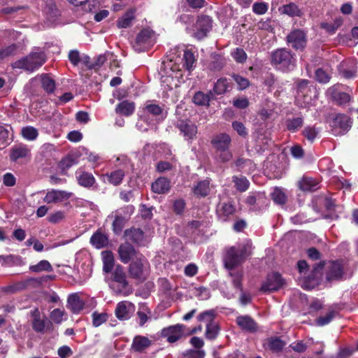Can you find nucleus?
<instances>
[{
  "mask_svg": "<svg viewBox=\"0 0 358 358\" xmlns=\"http://www.w3.org/2000/svg\"><path fill=\"white\" fill-rule=\"evenodd\" d=\"M296 57L290 50L279 48L271 54V64L282 71H292L296 66Z\"/></svg>",
  "mask_w": 358,
  "mask_h": 358,
  "instance_id": "f257e3e1",
  "label": "nucleus"
},
{
  "mask_svg": "<svg viewBox=\"0 0 358 358\" xmlns=\"http://www.w3.org/2000/svg\"><path fill=\"white\" fill-rule=\"evenodd\" d=\"M45 61L46 56L44 52L37 50V51H32L26 57L13 62L12 67L33 72L41 67Z\"/></svg>",
  "mask_w": 358,
  "mask_h": 358,
  "instance_id": "f03ea898",
  "label": "nucleus"
},
{
  "mask_svg": "<svg viewBox=\"0 0 358 358\" xmlns=\"http://www.w3.org/2000/svg\"><path fill=\"white\" fill-rule=\"evenodd\" d=\"M247 256V248L245 246L237 248L232 246L226 250L223 257L224 267L231 271L235 267L241 265Z\"/></svg>",
  "mask_w": 358,
  "mask_h": 358,
  "instance_id": "7ed1b4c3",
  "label": "nucleus"
},
{
  "mask_svg": "<svg viewBox=\"0 0 358 358\" xmlns=\"http://www.w3.org/2000/svg\"><path fill=\"white\" fill-rule=\"evenodd\" d=\"M110 287L117 294H127L129 292V282L124 268L117 265L112 273V282Z\"/></svg>",
  "mask_w": 358,
  "mask_h": 358,
  "instance_id": "20e7f679",
  "label": "nucleus"
},
{
  "mask_svg": "<svg viewBox=\"0 0 358 358\" xmlns=\"http://www.w3.org/2000/svg\"><path fill=\"white\" fill-rule=\"evenodd\" d=\"M148 262L145 257L143 255L138 256V258L131 261L129 266L128 271L130 277L141 282L144 281L148 274Z\"/></svg>",
  "mask_w": 358,
  "mask_h": 358,
  "instance_id": "39448f33",
  "label": "nucleus"
},
{
  "mask_svg": "<svg viewBox=\"0 0 358 358\" xmlns=\"http://www.w3.org/2000/svg\"><path fill=\"white\" fill-rule=\"evenodd\" d=\"M31 157V148L24 143L15 144L9 150V159L11 162L22 163L30 160Z\"/></svg>",
  "mask_w": 358,
  "mask_h": 358,
  "instance_id": "423d86ee",
  "label": "nucleus"
},
{
  "mask_svg": "<svg viewBox=\"0 0 358 358\" xmlns=\"http://www.w3.org/2000/svg\"><path fill=\"white\" fill-rule=\"evenodd\" d=\"M153 43V32L148 29H143L136 36L133 48L136 52H143L150 48Z\"/></svg>",
  "mask_w": 358,
  "mask_h": 358,
  "instance_id": "0eeeda50",
  "label": "nucleus"
},
{
  "mask_svg": "<svg viewBox=\"0 0 358 358\" xmlns=\"http://www.w3.org/2000/svg\"><path fill=\"white\" fill-rule=\"evenodd\" d=\"M198 320L206 323V336L208 339H215L219 333V326L214 322V313L213 310L203 312L199 315Z\"/></svg>",
  "mask_w": 358,
  "mask_h": 358,
  "instance_id": "6e6552de",
  "label": "nucleus"
},
{
  "mask_svg": "<svg viewBox=\"0 0 358 358\" xmlns=\"http://www.w3.org/2000/svg\"><path fill=\"white\" fill-rule=\"evenodd\" d=\"M213 27V20L208 15L198 17L194 26L193 36L198 40L204 38Z\"/></svg>",
  "mask_w": 358,
  "mask_h": 358,
  "instance_id": "1a4fd4ad",
  "label": "nucleus"
},
{
  "mask_svg": "<svg viewBox=\"0 0 358 358\" xmlns=\"http://www.w3.org/2000/svg\"><path fill=\"white\" fill-rule=\"evenodd\" d=\"M185 326L177 324L164 328L161 336L166 338L169 343H174L185 336Z\"/></svg>",
  "mask_w": 358,
  "mask_h": 358,
  "instance_id": "9d476101",
  "label": "nucleus"
},
{
  "mask_svg": "<svg viewBox=\"0 0 358 358\" xmlns=\"http://www.w3.org/2000/svg\"><path fill=\"white\" fill-rule=\"evenodd\" d=\"M186 141H192L197 134V127L189 120H178L175 124Z\"/></svg>",
  "mask_w": 358,
  "mask_h": 358,
  "instance_id": "9b49d317",
  "label": "nucleus"
},
{
  "mask_svg": "<svg viewBox=\"0 0 358 358\" xmlns=\"http://www.w3.org/2000/svg\"><path fill=\"white\" fill-rule=\"evenodd\" d=\"M285 283L283 278L278 273L268 274L266 280L262 283L260 291L266 293L277 291Z\"/></svg>",
  "mask_w": 358,
  "mask_h": 358,
  "instance_id": "f8f14e48",
  "label": "nucleus"
},
{
  "mask_svg": "<svg viewBox=\"0 0 358 358\" xmlns=\"http://www.w3.org/2000/svg\"><path fill=\"white\" fill-rule=\"evenodd\" d=\"M117 253L120 261L124 264H127L142 255L136 250L134 247L129 242L120 244L117 249Z\"/></svg>",
  "mask_w": 358,
  "mask_h": 358,
  "instance_id": "ddd939ff",
  "label": "nucleus"
},
{
  "mask_svg": "<svg viewBox=\"0 0 358 358\" xmlns=\"http://www.w3.org/2000/svg\"><path fill=\"white\" fill-rule=\"evenodd\" d=\"M236 212V206L230 201L220 203L217 207V215L222 222H228L234 219Z\"/></svg>",
  "mask_w": 358,
  "mask_h": 358,
  "instance_id": "4468645a",
  "label": "nucleus"
},
{
  "mask_svg": "<svg viewBox=\"0 0 358 358\" xmlns=\"http://www.w3.org/2000/svg\"><path fill=\"white\" fill-rule=\"evenodd\" d=\"M287 40L296 50L303 49L307 42L306 34L301 29H295L290 32L287 36Z\"/></svg>",
  "mask_w": 358,
  "mask_h": 358,
  "instance_id": "2eb2a0df",
  "label": "nucleus"
},
{
  "mask_svg": "<svg viewBox=\"0 0 358 358\" xmlns=\"http://www.w3.org/2000/svg\"><path fill=\"white\" fill-rule=\"evenodd\" d=\"M252 210H259L266 206L267 199L264 193H250L245 200Z\"/></svg>",
  "mask_w": 358,
  "mask_h": 358,
  "instance_id": "dca6fc26",
  "label": "nucleus"
},
{
  "mask_svg": "<svg viewBox=\"0 0 358 358\" xmlns=\"http://www.w3.org/2000/svg\"><path fill=\"white\" fill-rule=\"evenodd\" d=\"M352 123L350 117L345 114L338 113L333 119L331 126L334 129H340L339 133L343 134L350 129Z\"/></svg>",
  "mask_w": 358,
  "mask_h": 358,
  "instance_id": "f3484780",
  "label": "nucleus"
},
{
  "mask_svg": "<svg viewBox=\"0 0 358 358\" xmlns=\"http://www.w3.org/2000/svg\"><path fill=\"white\" fill-rule=\"evenodd\" d=\"M134 305L129 301H122L117 303L115 308V315L121 320L129 319L134 312Z\"/></svg>",
  "mask_w": 358,
  "mask_h": 358,
  "instance_id": "a211bd4d",
  "label": "nucleus"
},
{
  "mask_svg": "<svg viewBox=\"0 0 358 358\" xmlns=\"http://www.w3.org/2000/svg\"><path fill=\"white\" fill-rule=\"evenodd\" d=\"M71 195V192L64 190L52 189L47 192L43 201L47 203H59L69 199Z\"/></svg>",
  "mask_w": 358,
  "mask_h": 358,
  "instance_id": "6ab92c4d",
  "label": "nucleus"
},
{
  "mask_svg": "<svg viewBox=\"0 0 358 358\" xmlns=\"http://www.w3.org/2000/svg\"><path fill=\"white\" fill-rule=\"evenodd\" d=\"M42 280L35 278H29L23 281L17 282L12 285L7 286L4 290L9 292H15L24 289L30 286L36 287L40 285Z\"/></svg>",
  "mask_w": 358,
  "mask_h": 358,
  "instance_id": "aec40b11",
  "label": "nucleus"
},
{
  "mask_svg": "<svg viewBox=\"0 0 358 358\" xmlns=\"http://www.w3.org/2000/svg\"><path fill=\"white\" fill-rule=\"evenodd\" d=\"M343 273V266L341 262L335 261L329 264L326 278L328 281L340 280L342 278Z\"/></svg>",
  "mask_w": 358,
  "mask_h": 358,
  "instance_id": "412c9836",
  "label": "nucleus"
},
{
  "mask_svg": "<svg viewBox=\"0 0 358 358\" xmlns=\"http://www.w3.org/2000/svg\"><path fill=\"white\" fill-rule=\"evenodd\" d=\"M327 93L338 105H344L350 101L349 94L339 91L336 86L329 87Z\"/></svg>",
  "mask_w": 358,
  "mask_h": 358,
  "instance_id": "4be33fe9",
  "label": "nucleus"
},
{
  "mask_svg": "<svg viewBox=\"0 0 358 358\" xmlns=\"http://www.w3.org/2000/svg\"><path fill=\"white\" fill-rule=\"evenodd\" d=\"M211 143L215 148V151H223L229 149L231 138L227 134H220L215 136Z\"/></svg>",
  "mask_w": 358,
  "mask_h": 358,
  "instance_id": "5701e85b",
  "label": "nucleus"
},
{
  "mask_svg": "<svg viewBox=\"0 0 358 358\" xmlns=\"http://www.w3.org/2000/svg\"><path fill=\"white\" fill-rule=\"evenodd\" d=\"M237 324L240 328L248 332H255L257 330V324L248 315H241L236 318Z\"/></svg>",
  "mask_w": 358,
  "mask_h": 358,
  "instance_id": "b1692460",
  "label": "nucleus"
},
{
  "mask_svg": "<svg viewBox=\"0 0 358 358\" xmlns=\"http://www.w3.org/2000/svg\"><path fill=\"white\" fill-rule=\"evenodd\" d=\"M124 236L127 241L134 244L142 245L144 243V232L139 228H131L124 231Z\"/></svg>",
  "mask_w": 358,
  "mask_h": 358,
  "instance_id": "393cba45",
  "label": "nucleus"
},
{
  "mask_svg": "<svg viewBox=\"0 0 358 358\" xmlns=\"http://www.w3.org/2000/svg\"><path fill=\"white\" fill-rule=\"evenodd\" d=\"M339 73L345 78H352L355 76L357 66L354 61H345L338 66Z\"/></svg>",
  "mask_w": 358,
  "mask_h": 358,
  "instance_id": "a878e982",
  "label": "nucleus"
},
{
  "mask_svg": "<svg viewBox=\"0 0 358 358\" xmlns=\"http://www.w3.org/2000/svg\"><path fill=\"white\" fill-rule=\"evenodd\" d=\"M125 173L122 169H117L115 171H111L110 173H108L102 175L101 178L103 182H108L109 183L117 186L119 185L123 178H124Z\"/></svg>",
  "mask_w": 358,
  "mask_h": 358,
  "instance_id": "bb28decb",
  "label": "nucleus"
},
{
  "mask_svg": "<svg viewBox=\"0 0 358 358\" xmlns=\"http://www.w3.org/2000/svg\"><path fill=\"white\" fill-rule=\"evenodd\" d=\"M31 314L33 317V329L36 332L43 333L45 329L46 324L48 322V320L46 318L41 319L40 312L37 308L34 309Z\"/></svg>",
  "mask_w": 358,
  "mask_h": 358,
  "instance_id": "cd10ccee",
  "label": "nucleus"
},
{
  "mask_svg": "<svg viewBox=\"0 0 358 358\" xmlns=\"http://www.w3.org/2000/svg\"><path fill=\"white\" fill-rule=\"evenodd\" d=\"M90 243L97 249L103 248L108 244V236L97 230L90 238Z\"/></svg>",
  "mask_w": 358,
  "mask_h": 358,
  "instance_id": "c85d7f7f",
  "label": "nucleus"
},
{
  "mask_svg": "<svg viewBox=\"0 0 358 358\" xmlns=\"http://www.w3.org/2000/svg\"><path fill=\"white\" fill-rule=\"evenodd\" d=\"M170 187V181L164 177L159 178L152 184V190L157 194H165Z\"/></svg>",
  "mask_w": 358,
  "mask_h": 358,
  "instance_id": "c756f323",
  "label": "nucleus"
},
{
  "mask_svg": "<svg viewBox=\"0 0 358 358\" xmlns=\"http://www.w3.org/2000/svg\"><path fill=\"white\" fill-rule=\"evenodd\" d=\"M76 176L78 184L87 188L92 187L96 181L92 173L80 170L76 171Z\"/></svg>",
  "mask_w": 358,
  "mask_h": 358,
  "instance_id": "7c9ffc66",
  "label": "nucleus"
},
{
  "mask_svg": "<svg viewBox=\"0 0 358 358\" xmlns=\"http://www.w3.org/2000/svg\"><path fill=\"white\" fill-rule=\"evenodd\" d=\"M152 341L146 336H136L131 344V348L138 352H143L145 349L150 346Z\"/></svg>",
  "mask_w": 358,
  "mask_h": 358,
  "instance_id": "2f4dec72",
  "label": "nucleus"
},
{
  "mask_svg": "<svg viewBox=\"0 0 358 358\" xmlns=\"http://www.w3.org/2000/svg\"><path fill=\"white\" fill-rule=\"evenodd\" d=\"M67 307L73 313H78L83 309L84 303L77 294H72L68 297Z\"/></svg>",
  "mask_w": 358,
  "mask_h": 358,
  "instance_id": "473e14b6",
  "label": "nucleus"
},
{
  "mask_svg": "<svg viewBox=\"0 0 358 358\" xmlns=\"http://www.w3.org/2000/svg\"><path fill=\"white\" fill-rule=\"evenodd\" d=\"M122 210H119L113 213L110 216L114 217L113 222V231L115 234H119L122 231L127 218L122 215Z\"/></svg>",
  "mask_w": 358,
  "mask_h": 358,
  "instance_id": "72a5a7b5",
  "label": "nucleus"
},
{
  "mask_svg": "<svg viewBox=\"0 0 358 358\" xmlns=\"http://www.w3.org/2000/svg\"><path fill=\"white\" fill-rule=\"evenodd\" d=\"M320 206H324L327 210H333L335 207V201L331 198L327 196H320L316 198L314 201L315 210L320 211L321 208Z\"/></svg>",
  "mask_w": 358,
  "mask_h": 358,
  "instance_id": "f704fd0d",
  "label": "nucleus"
},
{
  "mask_svg": "<svg viewBox=\"0 0 358 358\" xmlns=\"http://www.w3.org/2000/svg\"><path fill=\"white\" fill-rule=\"evenodd\" d=\"M0 261L3 262L2 264L4 266H22L25 264L22 257L14 255H0Z\"/></svg>",
  "mask_w": 358,
  "mask_h": 358,
  "instance_id": "c9c22d12",
  "label": "nucleus"
},
{
  "mask_svg": "<svg viewBox=\"0 0 358 358\" xmlns=\"http://www.w3.org/2000/svg\"><path fill=\"white\" fill-rule=\"evenodd\" d=\"M215 99L213 92L209 91L208 93L204 94L202 92H197L193 96V101L198 106H208L211 99Z\"/></svg>",
  "mask_w": 358,
  "mask_h": 358,
  "instance_id": "e433bc0d",
  "label": "nucleus"
},
{
  "mask_svg": "<svg viewBox=\"0 0 358 358\" xmlns=\"http://www.w3.org/2000/svg\"><path fill=\"white\" fill-rule=\"evenodd\" d=\"M231 87V84L228 80L226 78H221L215 83L213 90L212 92H213V95L215 94L222 95L229 91Z\"/></svg>",
  "mask_w": 358,
  "mask_h": 358,
  "instance_id": "4c0bfd02",
  "label": "nucleus"
},
{
  "mask_svg": "<svg viewBox=\"0 0 358 358\" xmlns=\"http://www.w3.org/2000/svg\"><path fill=\"white\" fill-rule=\"evenodd\" d=\"M211 62L209 64L208 68L211 71H219L226 64L224 58L219 54L212 53L210 55Z\"/></svg>",
  "mask_w": 358,
  "mask_h": 358,
  "instance_id": "58836bf2",
  "label": "nucleus"
},
{
  "mask_svg": "<svg viewBox=\"0 0 358 358\" xmlns=\"http://www.w3.org/2000/svg\"><path fill=\"white\" fill-rule=\"evenodd\" d=\"M134 109L135 105L133 102L124 101L117 106L115 112L122 115L129 116L134 113Z\"/></svg>",
  "mask_w": 358,
  "mask_h": 358,
  "instance_id": "ea45409f",
  "label": "nucleus"
},
{
  "mask_svg": "<svg viewBox=\"0 0 358 358\" xmlns=\"http://www.w3.org/2000/svg\"><path fill=\"white\" fill-rule=\"evenodd\" d=\"M103 255V271L106 273H110L114 267V257L110 251L102 252Z\"/></svg>",
  "mask_w": 358,
  "mask_h": 358,
  "instance_id": "a19ab883",
  "label": "nucleus"
},
{
  "mask_svg": "<svg viewBox=\"0 0 358 358\" xmlns=\"http://www.w3.org/2000/svg\"><path fill=\"white\" fill-rule=\"evenodd\" d=\"M266 345L272 352H278L281 351L285 345V342L279 337H271L267 339Z\"/></svg>",
  "mask_w": 358,
  "mask_h": 358,
  "instance_id": "79ce46f5",
  "label": "nucleus"
},
{
  "mask_svg": "<svg viewBox=\"0 0 358 358\" xmlns=\"http://www.w3.org/2000/svg\"><path fill=\"white\" fill-rule=\"evenodd\" d=\"M20 134L24 139L29 141L36 140L39 135L38 129L32 126L22 127Z\"/></svg>",
  "mask_w": 358,
  "mask_h": 358,
  "instance_id": "37998d69",
  "label": "nucleus"
},
{
  "mask_svg": "<svg viewBox=\"0 0 358 358\" xmlns=\"http://www.w3.org/2000/svg\"><path fill=\"white\" fill-rule=\"evenodd\" d=\"M134 19V10L131 9L117 20V25L118 28H127L131 25Z\"/></svg>",
  "mask_w": 358,
  "mask_h": 358,
  "instance_id": "c03bdc74",
  "label": "nucleus"
},
{
  "mask_svg": "<svg viewBox=\"0 0 358 358\" xmlns=\"http://www.w3.org/2000/svg\"><path fill=\"white\" fill-rule=\"evenodd\" d=\"M210 182L208 180H204L198 182L194 188V193L196 196L204 197L210 192Z\"/></svg>",
  "mask_w": 358,
  "mask_h": 358,
  "instance_id": "a18cd8bd",
  "label": "nucleus"
},
{
  "mask_svg": "<svg viewBox=\"0 0 358 358\" xmlns=\"http://www.w3.org/2000/svg\"><path fill=\"white\" fill-rule=\"evenodd\" d=\"M318 182L312 178H303L299 182V187L303 191H315L318 187Z\"/></svg>",
  "mask_w": 358,
  "mask_h": 358,
  "instance_id": "49530a36",
  "label": "nucleus"
},
{
  "mask_svg": "<svg viewBox=\"0 0 358 358\" xmlns=\"http://www.w3.org/2000/svg\"><path fill=\"white\" fill-rule=\"evenodd\" d=\"M52 270V266L47 260H41L37 264L31 265L29 266V271L34 273H40L42 271L50 272Z\"/></svg>",
  "mask_w": 358,
  "mask_h": 358,
  "instance_id": "de8ad7c7",
  "label": "nucleus"
},
{
  "mask_svg": "<svg viewBox=\"0 0 358 358\" xmlns=\"http://www.w3.org/2000/svg\"><path fill=\"white\" fill-rule=\"evenodd\" d=\"M232 181L236 189L241 192H245L249 188L250 182L245 176H234Z\"/></svg>",
  "mask_w": 358,
  "mask_h": 358,
  "instance_id": "09e8293b",
  "label": "nucleus"
},
{
  "mask_svg": "<svg viewBox=\"0 0 358 358\" xmlns=\"http://www.w3.org/2000/svg\"><path fill=\"white\" fill-rule=\"evenodd\" d=\"M303 124V120L301 117L290 118L286 120L287 129L292 132L298 131L302 127Z\"/></svg>",
  "mask_w": 358,
  "mask_h": 358,
  "instance_id": "8fccbe9b",
  "label": "nucleus"
},
{
  "mask_svg": "<svg viewBox=\"0 0 358 358\" xmlns=\"http://www.w3.org/2000/svg\"><path fill=\"white\" fill-rule=\"evenodd\" d=\"M308 84L309 81L307 80H301L297 83L296 93L298 97H306L308 95L310 91Z\"/></svg>",
  "mask_w": 358,
  "mask_h": 358,
  "instance_id": "3c124183",
  "label": "nucleus"
},
{
  "mask_svg": "<svg viewBox=\"0 0 358 358\" xmlns=\"http://www.w3.org/2000/svg\"><path fill=\"white\" fill-rule=\"evenodd\" d=\"M271 198L275 203L280 205H283L287 201V196L285 192L279 187L274 188L271 193Z\"/></svg>",
  "mask_w": 358,
  "mask_h": 358,
  "instance_id": "603ef678",
  "label": "nucleus"
},
{
  "mask_svg": "<svg viewBox=\"0 0 358 358\" xmlns=\"http://www.w3.org/2000/svg\"><path fill=\"white\" fill-rule=\"evenodd\" d=\"M282 12L285 14H287L289 16H301L302 15V12L301 9L294 3H290L289 4L285 5L282 7Z\"/></svg>",
  "mask_w": 358,
  "mask_h": 358,
  "instance_id": "864d4df0",
  "label": "nucleus"
},
{
  "mask_svg": "<svg viewBox=\"0 0 358 358\" xmlns=\"http://www.w3.org/2000/svg\"><path fill=\"white\" fill-rule=\"evenodd\" d=\"M183 66L188 71H191L194 67V64L196 62L194 55L189 50H186L183 54Z\"/></svg>",
  "mask_w": 358,
  "mask_h": 358,
  "instance_id": "5fc2aeb1",
  "label": "nucleus"
},
{
  "mask_svg": "<svg viewBox=\"0 0 358 358\" xmlns=\"http://www.w3.org/2000/svg\"><path fill=\"white\" fill-rule=\"evenodd\" d=\"M42 87L48 93H52L55 89V80L46 74L41 76Z\"/></svg>",
  "mask_w": 358,
  "mask_h": 358,
  "instance_id": "6e6d98bb",
  "label": "nucleus"
},
{
  "mask_svg": "<svg viewBox=\"0 0 358 358\" xmlns=\"http://www.w3.org/2000/svg\"><path fill=\"white\" fill-rule=\"evenodd\" d=\"M231 55L236 62L241 64L244 63L248 57L245 50L241 48L234 49L231 52Z\"/></svg>",
  "mask_w": 358,
  "mask_h": 358,
  "instance_id": "4d7b16f0",
  "label": "nucleus"
},
{
  "mask_svg": "<svg viewBox=\"0 0 358 358\" xmlns=\"http://www.w3.org/2000/svg\"><path fill=\"white\" fill-rule=\"evenodd\" d=\"M229 274L231 278L234 287L242 291L243 273L241 271H230Z\"/></svg>",
  "mask_w": 358,
  "mask_h": 358,
  "instance_id": "13d9d810",
  "label": "nucleus"
},
{
  "mask_svg": "<svg viewBox=\"0 0 358 358\" xmlns=\"http://www.w3.org/2000/svg\"><path fill=\"white\" fill-rule=\"evenodd\" d=\"M319 134V130L315 127L308 126L303 130V135L310 142H313Z\"/></svg>",
  "mask_w": 358,
  "mask_h": 358,
  "instance_id": "bf43d9fd",
  "label": "nucleus"
},
{
  "mask_svg": "<svg viewBox=\"0 0 358 358\" xmlns=\"http://www.w3.org/2000/svg\"><path fill=\"white\" fill-rule=\"evenodd\" d=\"M215 157L219 162L225 163L231 159L232 154L229 149L223 151H215Z\"/></svg>",
  "mask_w": 358,
  "mask_h": 358,
  "instance_id": "052dcab7",
  "label": "nucleus"
},
{
  "mask_svg": "<svg viewBox=\"0 0 358 358\" xmlns=\"http://www.w3.org/2000/svg\"><path fill=\"white\" fill-rule=\"evenodd\" d=\"M232 78L238 86V90H243L250 85V81L248 78L238 74H233Z\"/></svg>",
  "mask_w": 358,
  "mask_h": 358,
  "instance_id": "680f3d73",
  "label": "nucleus"
},
{
  "mask_svg": "<svg viewBox=\"0 0 358 358\" xmlns=\"http://www.w3.org/2000/svg\"><path fill=\"white\" fill-rule=\"evenodd\" d=\"M163 109L161 106L157 104H148L144 108V113L158 116L162 114Z\"/></svg>",
  "mask_w": 358,
  "mask_h": 358,
  "instance_id": "e2e57ef3",
  "label": "nucleus"
},
{
  "mask_svg": "<svg viewBox=\"0 0 358 358\" xmlns=\"http://www.w3.org/2000/svg\"><path fill=\"white\" fill-rule=\"evenodd\" d=\"M336 312L332 310L324 316H320L316 320V324L318 326H324L329 324L332 319L335 317Z\"/></svg>",
  "mask_w": 358,
  "mask_h": 358,
  "instance_id": "0e129e2a",
  "label": "nucleus"
},
{
  "mask_svg": "<svg viewBox=\"0 0 358 358\" xmlns=\"http://www.w3.org/2000/svg\"><path fill=\"white\" fill-rule=\"evenodd\" d=\"M315 78L320 83H327L330 80V76L322 69H318L315 71Z\"/></svg>",
  "mask_w": 358,
  "mask_h": 358,
  "instance_id": "69168bd1",
  "label": "nucleus"
},
{
  "mask_svg": "<svg viewBox=\"0 0 358 358\" xmlns=\"http://www.w3.org/2000/svg\"><path fill=\"white\" fill-rule=\"evenodd\" d=\"M78 163L76 158L73 156H68L64 158L60 162V167L63 170L69 169Z\"/></svg>",
  "mask_w": 358,
  "mask_h": 358,
  "instance_id": "338daca9",
  "label": "nucleus"
},
{
  "mask_svg": "<svg viewBox=\"0 0 358 358\" xmlns=\"http://www.w3.org/2000/svg\"><path fill=\"white\" fill-rule=\"evenodd\" d=\"M183 355L188 358H204L206 352L203 350H188L184 352Z\"/></svg>",
  "mask_w": 358,
  "mask_h": 358,
  "instance_id": "774afa93",
  "label": "nucleus"
}]
</instances>
